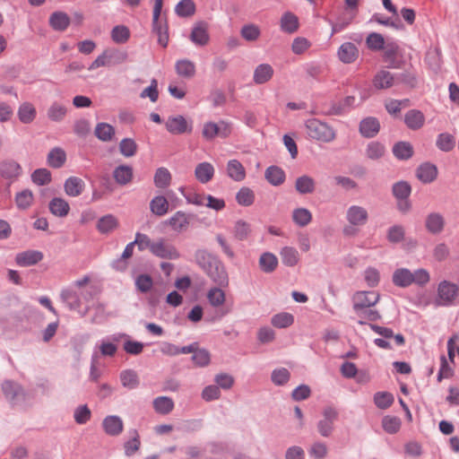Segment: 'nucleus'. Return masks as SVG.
I'll list each match as a JSON object with an SVG mask.
<instances>
[{
  "instance_id": "obj_1",
  "label": "nucleus",
  "mask_w": 459,
  "mask_h": 459,
  "mask_svg": "<svg viewBox=\"0 0 459 459\" xmlns=\"http://www.w3.org/2000/svg\"><path fill=\"white\" fill-rule=\"evenodd\" d=\"M195 261L215 284L220 287L228 285V273L217 255L209 253L206 249H197L195 253Z\"/></svg>"
},
{
  "instance_id": "obj_2",
  "label": "nucleus",
  "mask_w": 459,
  "mask_h": 459,
  "mask_svg": "<svg viewBox=\"0 0 459 459\" xmlns=\"http://www.w3.org/2000/svg\"><path fill=\"white\" fill-rule=\"evenodd\" d=\"M307 135L316 141L331 143L336 137L335 130L328 124L316 118H309L305 122Z\"/></svg>"
},
{
  "instance_id": "obj_3",
  "label": "nucleus",
  "mask_w": 459,
  "mask_h": 459,
  "mask_svg": "<svg viewBox=\"0 0 459 459\" xmlns=\"http://www.w3.org/2000/svg\"><path fill=\"white\" fill-rule=\"evenodd\" d=\"M395 82H410L406 74H393L386 70H381L375 75L373 85L376 89L384 90L391 88Z\"/></svg>"
},
{
  "instance_id": "obj_4",
  "label": "nucleus",
  "mask_w": 459,
  "mask_h": 459,
  "mask_svg": "<svg viewBox=\"0 0 459 459\" xmlns=\"http://www.w3.org/2000/svg\"><path fill=\"white\" fill-rule=\"evenodd\" d=\"M152 254L159 258L168 260H176L180 257V253L177 247L164 238H159L155 240Z\"/></svg>"
},
{
  "instance_id": "obj_5",
  "label": "nucleus",
  "mask_w": 459,
  "mask_h": 459,
  "mask_svg": "<svg viewBox=\"0 0 459 459\" xmlns=\"http://www.w3.org/2000/svg\"><path fill=\"white\" fill-rule=\"evenodd\" d=\"M339 413L332 406H327L323 411V419L317 423V430L324 437H328L333 431L334 422L338 420Z\"/></svg>"
},
{
  "instance_id": "obj_6",
  "label": "nucleus",
  "mask_w": 459,
  "mask_h": 459,
  "mask_svg": "<svg viewBox=\"0 0 459 459\" xmlns=\"http://www.w3.org/2000/svg\"><path fill=\"white\" fill-rule=\"evenodd\" d=\"M379 294L374 291H357L352 296L353 311L374 307L379 301Z\"/></svg>"
},
{
  "instance_id": "obj_7",
  "label": "nucleus",
  "mask_w": 459,
  "mask_h": 459,
  "mask_svg": "<svg viewBox=\"0 0 459 459\" xmlns=\"http://www.w3.org/2000/svg\"><path fill=\"white\" fill-rule=\"evenodd\" d=\"M166 129L172 134H183L191 133L193 130L192 122H188L183 116H170L165 123Z\"/></svg>"
},
{
  "instance_id": "obj_8",
  "label": "nucleus",
  "mask_w": 459,
  "mask_h": 459,
  "mask_svg": "<svg viewBox=\"0 0 459 459\" xmlns=\"http://www.w3.org/2000/svg\"><path fill=\"white\" fill-rule=\"evenodd\" d=\"M2 391L5 398L13 404L23 401L24 391L21 385L12 380H5L2 384Z\"/></svg>"
},
{
  "instance_id": "obj_9",
  "label": "nucleus",
  "mask_w": 459,
  "mask_h": 459,
  "mask_svg": "<svg viewBox=\"0 0 459 459\" xmlns=\"http://www.w3.org/2000/svg\"><path fill=\"white\" fill-rule=\"evenodd\" d=\"M229 134L230 128L224 121H221L219 124L208 122L203 128V136L207 140H212L218 135L226 138Z\"/></svg>"
},
{
  "instance_id": "obj_10",
  "label": "nucleus",
  "mask_w": 459,
  "mask_h": 459,
  "mask_svg": "<svg viewBox=\"0 0 459 459\" xmlns=\"http://www.w3.org/2000/svg\"><path fill=\"white\" fill-rule=\"evenodd\" d=\"M354 102L353 96H347L342 101L332 102L329 108H323L320 113L325 116H340L346 113L349 108L354 105Z\"/></svg>"
},
{
  "instance_id": "obj_11",
  "label": "nucleus",
  "mask_w": 459,
  "mask_h": 459,
  "mask_svg": "<svg viewBox=\"0 0 459 459\" xmlns=\"http://www.w3.org/2000/svg\"><path fill=\"white\" fill-rule=\"evenodd\" d=\"M191 218V214L178 211L166 221V224L174 231L180 233L187 230Z\"/></svg>"
},
{
  "instance_id": "obj_12",
  "label": "nucleus",
  "mask_w": 459,
  "mask_h": 459,
  "mask_svg": "<svg viewBox=\"0 0 459 459\" xmlns=\"http://www.w3.org/2000/svg\"><path fill=\"white\" fill-rule=\"evenodd\" d=\"M368 213L364 207L351 205L348 208L346 219L352 226H362L368 221Z\"/></svg>"
},
{
  "instance_id": "obj_13",
  "label": "nucleus",
  "mask_w": 459,
  "mask_h": 459,
  "mask_svg": "<svg viewBox=\"0 0 459 459\" xmlns=\"http://www.w3.org/2000/svg\"><path fill=\"white\" fill-rule=\"evenodd\" d=\"M189 38L194 44L205 46L210 39L207 24L204 22L195 23Z\"/></svg>"
},
{
  "instance_id": "obj_14",
  "label": "nucleus",
  "mask_w": 459,
  "mask_h": 459,
  "mask_svg": "<svg viewBox=\"0 0 459 459\" xmlns=\"http://www.w3.org/2000/svg\"><path fill=\"white\" fill-rule=\"evenodd\" d=\"M102 427L106 434L111 437L118 436L124 429V423L117 415L107 416L102 421Z\"/></svg>"
},
{
  "instance_id": "obj_15",
  "label": "nucleus",
  "mask_w": 459,
  "mask_h": 459,
  "mask_svg": "<svg viewBox=\"0 0 459 459\" xmlns=\"http://www.w3.org/2000/svg\"><path fill=\"white\" fill-rule=\"evenodd\" d=\"M43 259V254L38 250H27L16 255L15 262L20 266H31Z\"/></svg>"
},
{
  "instance_id": "obj_16",
  "label": "nucleus",
  "mask_w": 459,
  "mask_h": 459,
  "mask_svg": "<svg viewBox=\"0 0 459 459\" xmlns=\"http://www.w3.org/2000/svg\"><path fill=\"white\" fill-rule=\"evenodd\" d=\"M416 176L422 183L429 184L437 178V169L434 164L425 162L418 167Z\"/></svg>"
},
{
  "instance_id": "obj_17",
  "label": "nucleus",
  "mask_w": 459,
  "mask_h": 459,
  "mask_svg": "<svg viewBox=\"0 0 459 459\" xmlns=\"http://www.w3.org/2000/svg\"><path fill=\"white\" fill-rule=\"evenodd\" d=\"M338 57L344 64L353 63L359 56V49L355 44L345 42L338 49Z\"/></svg>"
},
{
  "instance_id": "obj_18",
  "label": "nucleus",
  "mask_w": 459,
  "mask_h": 459,
  "mask_svg": "<svg viewBox=\"0 0 459 459\" xmlns=\"http://www.w3.org/2000/svg\"><path fill=\"white\" fill-rule=\"evenodd\" d=\"M380 130V124L376 117H367L359 123V133L367 138H372Z\"/></svg>"
},
{
  "instance_id": "obj_19",
  "label": "nucleus",
  "mask_w": 459,
  "mask_h": 459,
  "mask_svg": "<svg viewBox=\"0 0 459 459\" xmlns=\"http://www.w3.org/2000/svg\"><path fill=\"white\" fill-rule=\"evenodd\" d=\"M425 226L429 233L439 234L445 227L444 217L439 212H431L426 218Z\"/></svg>"
},
{
  "instance_id": "obj_20",
  "label": "nucleus",
  "mask_w": 459,
  "mask_h": 459,
  "mask_svg": "<svg viewBox=\"0 0 459 459\" xmlns=\"http://www.w3.org/2000/svg\"><path fill=\"white\" fill-rule=\"evenodd\" d=\"M22 173V168L18 162L13 160H7L0 162V175L7 179L19 177Z\"/></svg>"
},
{
  "instance_id": "obj_21",
  "label": "nucleus",
  "mask_w": 459,
  "mask_h": 459,
  "mask_svg": "<svg viewBox=\"0 0 459 459\" xmlns=\"http://www.w3.org/2000/svg\"><path fill=\"white\" fill-rule=\"evenodd\" d=\"M425 122L423 113L417 109H411L404 116V123L408 128L418 130L421 128Z\"/></svg>"
},
{
  "instance_id": "obj_22",
  "label": "nucleus",
  "mask_w": 459,
  "mask_h": 459,
  "mask_svg": "<svg viewBox=\"0 0 459 459\" xmlns=\"http://www.w3.org/2000/svg\"><path fill=\"white\" fill-rule=\"evenodd\" d=\"M384 59L388 63V68H399L400 62L396 59L399 51V46L395 42H387L384 48Z\"/></svg>"
},
{
  "instance_id": "obj_23",
  "label": "nucleus",
  "mask_w": 459,
  "mask_h": 459,
  "mask_svg": "<svg viewBox=\"0 0 459 459\" xmlns=\"http://www.w3.org/2000/svg\"><path fill=\"white\" fill-rule=\"evenodd\" d=\"M84 186L83 180L77 177L68 178L64 185L66 195L73 197L80 195L83 192Z\"/></svg>"
},
{
  "instance_id": "obj_24",
  "label": "nucleus",
  "mask_w": 459,
  "mask_h": 459,
  "mask_svg": "<svg viewBox=\"0 0 459 459\" xmlns=\"http://www.w3.org/2000/svg\"><path fill=\"white\" fill-rule=\"evenodd\" d=\"M273 75V68L269 64H261L254 71L253 80L256 84H264Z\"/></svg>"
},
{
  "instance_id": "obj_25",
  "label": "nucleus",
  "mask_w": 459,
  "mask_h": 459,
  "mask_svg": "<svg viewBox=\"0 0 459 459\" xmlns=\"http://www.w3.org/2000/svg\"><path fill=\"white\" fill-rule=\"evenodd\" d=\"M392 280L395 286L406 288L413 283L412 273L406 268L396 269L393 273Z\"/></svg>"
},
{
  "instance_id": "obj_26",
  "label": "nucleus",
  "mask_w": 459,
  "mask_h": 459,
  "mask_svg": "<svg viewBox=\"0 0 459 459\" xmlns=\"http://www.w3.org/2000/svg\"><path fill=\"white\" fill-rule=\"evenodd\" d=\"M118 220L112 214H107L100 217L96 228L101 234H108L118 227Z\"/></svg>"
},
{
  "instance_id": "obj_27",
  "label": "nucleus",
  "mask_w": 459,
  "mask_h": 459,
  "mask_svg": "<svg viewBox=\"0 0 459 459\" xmlns=\"http://www.w3.org/2000/svg\"><path fill=\"white\" fill-rule=\"evenodd\" d=\"M264 178L271 185L278 186L283 184L286 175L281 168L270 166L265 169Z\"/></svg>"
},
{
  "instance_id": "obj_28",
  "label": "nucleus",
  "mask_w": 459,
  "mask_h": 459,
  "mask_svg": "<svg viewBox=\"0 0 459 459\" xmlns=\"http://www.w3.org/2000/svg\"><path fill=\"white\" fill-rule=\"evenodd\" d=\"M214 175V168L209 162L199 163L195 169L196 179L202 184H206L212 178Z\"/></svg>"
},
{
  "instance_id": "obj_29",
  "label": "nucleus",
  "mask_w": 459,
  "mask_h": 459,
  "mask_svg": "<svg viewBox=\"0 0 459 459\" xmlns=\"http://www.w3.org/2000/svg\"><path fill=\"white\" fill-rule=\"evenodd\" d=\"M113 178L121 186H126L133 179V169L128 165H119L113 171Z\"/></svg>"
},
{
  "instance_id": "obj_30",
  "label": "nucleus",
  "mask_w": 459,
  "mask_h": 459,
  "mask_svg": "<svg viewBox=\"0 0 459 459\" xmlns=\"http://www.w3.org/2000/svg\"><path fill=\"white\" fill-rule=\"evenodd\" d=\"M116 130L108 123L100 122L96 125L94 135L102 142H110L114 138Z\"/></svg>"
},
{
  "instance_id": "obj_31",
  "label": "nucleus",
  "mask_w": 459,
  "mask_h": 459,
  "mask_svg": "<svg viewBox=\"0 0 459 459\" xmlns=\"http://www.w3.org/2000/svg\"><path fill=\"white\" fill-rule=\"evenodd\" d=\"M295 189L300 195L312 194L316 189V182L311 177L303 175L296 179Z\"/></svg>"
},
{
  "instance_id": "obj_32",
  "label": "nucleus",
  "mask_w": 459,
  "mask_h": 459,
  "mask_svg": "<svg viewBox=\"0 0 459 459\" xmlns=\"http://www.w3.org/2000/svg\"><path fill=\"white\" fill-rule=\"evenodd\" d=\"M49 24L54 30L63 31L69 26L70 18L64 12H54L49 17Z\"/></svg>"
},
{
  "instance_id": "obj_33",
  "label": "nucleus",
  "mask_w": 459,
  "mask_h": 459,
  "mask_svg": "<svg viewBox=\"0 0 459 459\" xmlns=\"http://www.w3.org/2000/svg\"><path fill=\"white\" fill-rule=\"evenodd\" d=\"M66 160L65 152L59 147L53 148L48 154V163L54 169L61 168Z\"/></svg>"
},
{
  "instance_id": "obj_34",
  "label": "nucleus",
  "mask_w": 459,
  "mask_h": 459,
  "mask_svg": "<svg viewBox=\"0 0 459 459\" xmlns=\"http://www.w3.org/2000/svg\"><path fill=\"white\" fill-rule=\"evenodd\" d=\"M150 209L155 215L163 216L169 212V201L163 195L155 196L150 203Z\"/></svg>"
},
{
  "instance_id": "obj_35",
  "label": "nucleus",
  "mask_w": 459,
  "mask_h": 459,
  "mask_svg": "<svg viewBox=\"0 0 459 459\" xmlns=\"http://www.w3.org/2000/svg\"><path fill=\"white\" fill-rule=\"evenodd\" d=\"M50 212L57 217H65L70 211L68 203L60 197L53 198L49 203Z\"/></svg>"
},
{
  "instance_id": "obj_36",
  "label": "nucleus",
  "mask_w": 459,
  "mask_h": 459,
  "mask_svg": "<svg viewBox=\"0 0 459 459\" xmlns=\"http://www.w3.org/2000/svg\"><path fill=\"white\" fill-rule=\"evenodd\" d=\"M177 74L184 78H192L195 74V64L188 59H181L177 61L175 65Z\"/></svg>"
},
{
  "instance_id": "obj_37",
  "label": "nucleus",
  "mask_w": 459,
  "mask_h": 459,
  "mask_svg": "<svg viewBox=\"0 0 459 459\" xmlns=\"http://www.w3.org/2000/svg\"><path fill=\"white\" fill-rule=\"evenodd\" d=\"M228 176L235 181H242L246 177L243 165L237 160H230L227 165Z\"/></svg>"
},
{
  "instance_id": "obj_38",
  "label": "nucleus",
  "mask_w": 459,
  "mask_h": 459,
  "mask_svg": "<svg viewBox=\"0 0 459 459\" xmlns=\"http://www.w3.org/2000/svg\"><path fill=\"white\" fill-rule=\"evenodd\" d=\"M298 29V17L292 13H285L281 18V30L287 33H294Z\"/></svg>"
},
{
  "instance_id": "obj_39",
  "label": "nucleus",
  "mask_w": 459,
  "mask_h": 459,
  "mask_svg": "<svg viewBox=\"0 0 459 459\" xmlns=\"http://www.w3.org/2000/svg\"><path fill=\"white\" fill-rule=\"evenodd\" d=\"M277 265L278 259L273 254L265 252L261 255L259 258V266L263 272L266 273H272L276 269Z\"/></svg>"
},
{
  "instance_id": "obj_40",
  "label": "nucleus",
  "mask_w": 459,
  "mask_h": 459,
  "mask_svg": "<svg viewBox=\"0 0 459 459\" xmlns=\"http://www.w3.org/2000/svg\"><path fill=\"white\" fill-rule=\"evenodd\" d=\"M60 297L70 310H78L81 307V298L72 290H63Z\"/></svg>"
},
{
  "instance_id": "obj_41",
  "label": "nucleus",
  "mask_w": 459,
  "mask_h": 459,
  "mask_svg": "<svg viewBox=\"0 0 459 459\" xmlns=\"http://www.w3.org/2000/svg\"><path fill=\"white\" fill-rule=\"evenodd\" d=\"M240 36L248 42H254L260 38L261 30L255 23H247L241 27Z\"/></svg>"
},
{
  "instance_id": "obj_42",
  "label": "nucleus",
  "mask_w": 459,
  "mask_h": 459,
  "mask_svg": "<svg viewBox=\"0 0 459 459\" xmlns=\"http://www.w3.org/2000/svg\"><path fill=\"white\" fill-rule=\"evenodd\" d=\"M393 153L398 160H408L413 154V148L408 142H399L394 145Z\"/></svg>"
},
{
  "instance_id": "obj_43",
  "label": "nucleus",
  "mask_w": 459,
  "mask_h": 459,
  "mask_svg": "<svg viewBox=\"0 0 459 459\" xmlns=\"http://www.w3.org/2000/svg\"><path fill=\"white\" fill-rule=\"evenodd\" d=\"M135 244L134 241L128 243L124 252L121 255V257L113 261L112 267L117 271H124L127 267L126 259L130 258L133 255L134 249Z\"/></svg>"
},
{
  "instance_id": "obj_44",
  "label": "nucleus",
  "mask_w": 459,
  "mask_h": 459,
  "mask_svg": "<svg viewBox=\"0 0 459 459\" xmlns=\"http://www.w3.org/2000/svg\"><path fill=\"white\" fill-rule=\"evenodd\" d=\"M153 408L160 414H169L174 409V402L168 396H159L153 400Z\"/></svg>"
},
{
  "instance_id": "obj_45",
  "label": "nucleus",
  "mask_w": 459,
  "mask_h": 459,
  "mask_svg": "<svg viewBox=\"0 0 459 459\" xmlns=\"http://www.w3.org/2000/svg\"><path fill=\"white\" fill-rule=\"evenodd\" d=\"M153 182L158 188H166L171 183V174L167 168L160 167L156 169Z\"/></svg>"
},
{
  "instance_id": "obj_46",
  "label": "nucleus",
  "mask_w": 459,
  "mask_h": 459,
  "mask_svg": "<svg viewBox=\"0 0 459 459\" xmlns=\"http://www.w3.org/2000/svg\"><path fill=\"white\" fill-rule=\"evenodd\" d=\"M129 434L132 437L124 444L125 455L126 456L134 455L141 446V440L137 430L131 429L129 430Z\"/></svg>"
},
{
  "instance_id": "obj_47",
  "label": "nucleus",
  "mask_w": 459,
  "mask_h": 459,
  "mask_svg": "<svg viewBox=\"0 0 459 459\" xmlns=\"http://www.w3.org/2000/svg\"><path fill=\"white\" fill-rule=\"evenodd\" d=\"M120 381L124 387L134 389L139 385L137 373L133 369H126L120 373Z\"/></svg>"
},
{
  "instance_id": "obj_48",
  "label": "nucleus",
  "mask_w": 459,
  "mask_h": 459,
  "mask_svg": "<svg viewBox=\"0 0 459 459\" xmlns=\"http://www.w3.org/2000/svg\"><path fill=\"white\" fill-rule=\"evenodd\" d=\"M18 117L22 123L30 124L36 117V109L32 104L25 102L18 109Z\"/></svg>"
},
{
  "instance_id": "obj_49",
  "label": "nucleus",
  "mask_w": 459,
  "mask_h": 459,
  "mask_svg": "<svg viewBox=\"0 0 459 459\" xmlns=\"http://www.w3.org/2000/svg\"><path fill=\"white\" fill-rule=\"evenodd\" d=\"M366 156L373 160L381 159L385 153V147L379 142L368 143L366 148Z\"/></svg>"
},
{
  "instance_id": "obj_50",
  "label": "nucleus",
  "mask_w": 459,
  "mask_h": 459,
  "mask_svg": "<svg viewBox=\"0 0 459 459\" xmlns=\"http://www.w3.org/2000/svg\"><path fill=\"white\" fill-rule=\"evenodd\" d=\"M312 213L307 208H297L292 212V221L299 227H305L310 223Z\"/></svg>"
},
{
  "instance_id": "obj_51",
  "label": "nucleus",
  "mask_w": 459,
  "mask_h": 459,
  "mask_svg": "<svg viewBox=\"0 0 459 459\" xmlns=\"http://www.w3.org/2000/svg\"><path fill=\"white\" fill-rule=\"evenodd\" d=\"M130 38V30L125 25H117L111 30V39L117 44L126 43Z\"/></svg>"
},
{
  "instance_id": "obj_52",
  "label": "nucleus",
  "mask_w": 459,
  "mask_h": 459,
  "mask_svg": "<svg viewBox=\"0 0 459 459\" xmlns=\"http://www.w3.org/2000/svg\"><path fill=\"white\" fill-rule=\"evenodd\" d=\"M236 200L242 206H250L255 202V194L249 187H241L236 195Z\"/></svg>"
},
{
  "instance_id": "obj_53",
  "label": "nucleus",
  "mask_w": 459,
  "mask_h": 459,
  "mask_svg": "<svg viewBox=\"0 0 459 459\" xmlns=\"http://www.w3.org/2000/svg\"><path fill=\"white\" fill-rule=\"evenodd\" d=\"M282 263L287 266H294L299 262V252L294 247H285L281 251Z\"/></svg>"
},
{
  "instance_id": "obj_54",
  "label": "nucleus",
  "mask_w": 459,
  "mask_h": 459,
  "mask_svg": "<svg viewBox=\"0 0 459 459\" xmlns=\"http://www.w3.org/2000/svg\"><path fill=\"white\" fill-rule=\"evenodd\" d=\"M293 322L294 316L287 312L276 314L271 319L272 325L277 328H286L291 325Z\"/></svg>"
},
{
  "instance_id": "obj_55",
  "label": "nucleus",
  "mask_w": 459,
  "mask_h": 459,
  "mask_svg": "<svg viewBox=\"0 0 459 459\" xmlns=\"http://www.w3.org/2000/svg\"><path fill=\"white\" fill-rule=\"evenodd\" d=\"M175 12L179 17H188L195 13V5L193 0H181L175 7Z\"/></svg>"
},
{
  "instance_id": "obj_56",
  "label": "nucleus",
  "mask_w": 459,
  "mask_h": 459,
  "mask_svg": "<svg viewBox=\"0 0 459 459\" xmlns=\"http://www.w3.org/2000/svg\"><path fill=\"white\" fill-rule=\"evenodd\" d=\"M66 108L57 102H54L48 109V117L54 122L62 121L66 115Z\"/></svg>"
},
{
  "instance_id": "obj_57",
  "label": "nucleus",
  "mask_w": 459,
  "mask_h": 459,
  "mask_svg": "<svg viewBox=\"0 0 459 459\" xmlns=\"http://www.w3.org/2000/svg\"><path fill=\"white\" fill-rule=\"evenodd\" d=\"M392 191L396 199H408L411 187L408 182L402 180L393 185Z\"/></svg>"
},
{
  "instance_id": "obj_58",
  "label": "nucleus",
  "mask_w": 459,
  "mask_h": 459,
  "mask_svg": "<svg viewBox=\"0 0 459 459\" xmlns=\"http://www.w3.org/2000/svg\"><path fill=\"white\" fill-rule=\"evenodd\" d=\"M119 152L126 158L133 157L137 152V144L132 138H124L119 143Z\"/></svg>"
},
{
  "instance_id": "obj_59",
  "label": "nucleus",
  "mask_w": 459,
  "mask_h": 459,
  "mask_svg": "<svg viewBox=\"0 0 459 459\" xmlns=\"http://www.w3.org/2000/svg\"><path fill=\"white\" fill-rule=\"evenodd\" d=\"M401 420L395 416H385L382 419V427L388 434H395L401 428Z\"/></svg>"
},
{
  "instance_id": "obj_60",
  "label": "nucleus",
  "mask_w": 459,
  "mask_h": 459,
  "mask_svg": "<svg viewBox=\"0 0 459 459\" xmlns=\"http://www.w3.org/2000/svg\"><path fill=\"white\" fill-rule=\"evenodd\" d=\"M436 144L439 150L443 152H450L454 149L455 144V137L446 133L439 134Z\"/></svg>"
},
{
  "instance_id": "obj_61",
  "label": "nucleus",
  "mask_w": 459,
  "mask_h": 459,
  "mask_svg": "<svg viewBox=\"0 0 459 459\" xmlns=\"http://www.w3.org/2000/svg\"><path fill=\"white\" fill-rule=\"evenodd\" d=\"M366 44L371 50H382L385 48V39L380 33L371 32L366 39Z\"/></svg>"
},
{
  "instance_id": "obj_62",
  "label": "nucleus",
  "mask_w": 459,
  "mask_h": 459,
  "mask_svg": "<svg viewBox=\"0 0 459 459\" xmlns=\"http://www.w3.org/2000/svg\"><path fill=\"white\" fill-rule=\"evenodd\" d=\"M250 232H251V226L249 223H247V221H242V220H238L236 221V223L234 225L233 233H234V237L238 240H244V239L247 238Z\"/></svg>"
},
{
  "instance_id": "obj_63",
  "label": "nucleus",
  "mask_w": 459,
  "mask_h": 459,
  "mask_svg": "<svg viewBox=\"0 0 459 459\" xmlns=\"http://www.w3.org/2000/svg\"><path fill=\"white\" fill-rule=\"evenodd\" d=\"M374 403L379 409H387L394 403V396L388 392H377L374 395Z\"/></svg>"
},
{
  "instance_id": "obj_64",
  "label": "nucleus",
  "mask_w": 459,
  "mask_h": 459,
  "mask_svg": "<svg viewBox=\"0 0 459 459\" xmlns=\"http://www.w3.org/2000/svg\"><path fill=\"white\" fill-rule=\"evenodd\" d=\"M207 299L212 306L219 307L225 301V293L221 289L214 287L208 291Z\"/></svg>"
}]
</instances>
